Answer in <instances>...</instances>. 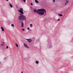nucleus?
I'll list each match as a JSON object with an SVG mask.
<instances>
[{
  "instance_id": "nucleus-1",
  "label": "nucleus",
  "mask_w": 73,
  "mask_h": 73,
  "mask_svg": "<svg viewBox=\"0 0 73 73\" xmlns=\"http://www.w3.org/2000/svg\"><path fill=\"white\" fill-rule=\"evenodd\" d=\"M19 12L21 14H19L20 16L18 17V20H22L23 21L24 20H26V17L24 15V12H23V8H21L20 9V10H18Z\"/></svg>"
},
{
  "instance_id": "nucleus-2",
  "label": "nucleus",
  "mask_w": 73,
  "mask_h": 73,
  "mask_svg": "<svg viewBox=\"0 0 73 73\" xmlns=\"http://www.w3.org/2000/svg\"><path fill=\"white\" fill-rule=\"evenodd\" d=\"M34 11L35 13H37L40 15H43L44 13H46V10L44 9H38L36 10V9H35L34 10Z\"/></svg>"
},
{
  "instance_id": "nucleus-3",
  "label": "nucleus",
  "mask_w": 73,
  "mask_h": 73,
  "mask_svg": "<svg viewBox=\"0 0 73 73\" xmlns=\"http://www.w3.org/2000/svg\"><path fill=\"white\" fill-rule=\"evenodd\" d=\"M24 46L25 47H26V48H28V49H29V46H28V45H27V44L25 43H24Z\"/></svg>"
},
{
  "instance_id": "nucleus-4",
  "label": "nucleus",
  "mask_w": 73,
  "mask_h": 73,
  "mask_svg": "<svg viewBox=\"0 0 73 73\" xmlns=\"http://www.w3.org/2000/svg\"><path fill=\"white\" fill-rule=\"evenodd\" d=\"M26 40L28 41L29 42H31L32 41L31 38L30 39H26Z\"/></svg>"
},
{
  "instance_id": "nucleus-5",
  "label": "nucleus",
  "mask_w": 73,
  "mask_h": 73,
  "mask_svg": "<svg viewBox=\"0 0 73 73\" xmlns=\"http://www.w3.org/2000/svg\"><path fill=\"white\" fill-rule=\"evenodd\" d=\"M21 22L22 23V25H21V27H24V23L22 21H21Z\"/></svg>"
},
{
  "instance_id": "nucleus-6",
  "label": "nucleus",
  "mask_w": 73,
  "mask_h": 73,
  "mask_svg": "<svg viewBox=\"0 0 73 73\" xmlns=\"http://www.w3.org/2000/svg\"><path fill=\"white\" fill-rule=\"evenodd\" d=\"M1 29L2 30V31H3H3H4V29L3 28V27H1Z\"/></svg>"
},
{
  "instance_id": "nucleus-7",
  "label": "nucleus",
  "mask_w": 73,
  "mask_h": 73,
  "mask_svg": "<svg viewBox=\"0 0 73 73\" xmlns=\"http://www.w3.org/2000/svg\"><path fill=\"white\" fill-rule=\"evenodd\" d=\"M35 2H36V4H38V1L37 0H35Z\"/></svg>"
},
{
  "instance_id": "nucleus-8",
  "label": "nucleus",
  "mask_w": 73,
  "mask_h": 73,
  "mask_svg": "<svg viewBox=\"0 0 73 73\" xmlns=\"http://www.w3.org/2000/svg\"><path fill=\"white\" fill-rule=\"evenodd\" d=\"M9 5L11 7V8H12V7H13V6H12V5L11 4V3L9 4Z\"/></svg>"
},
{
  "instance_id": "nucleus-9",
  "label": "nucleus",
  "mask_w": 73,
  "mask_h": 73,
  "mask_svg": "<svg viewBox=\"0 0 73 73\" xmlns=\"http://www.w3.org/2000/svg\"><path fill=\"white\" fill-rule=\"evenodd\" d=\"M30 26L31 28H32V27H33V25L32 24H30Z\"/></svg>"
},
{
  "instance_id": "nucleus-10",
  "label": "nucleus",
  "mask_w": 73,
  "mask_h": 73,
  "mask_svg": "<svg viewBox=\"0 0 73 73\" xmlns=\"http://www.w3.org/2000/svg\"><path fill=\"white\" fill-rule=\"evenodd\" d=\"M58 16H62V14H58Z\"/></svg>"
},
{
  "instance_id": "nucleus-11",
  "label": "nucleus",
  "mask_w": 73,
  "mask_h": 73,
  "mask_svg": "<svg viewBox=\"0 0 73 73\" xmlns=\"http://www.w3.org/2000/svg\"><path fill=\"white\" fill-rule=\"evenodd\" d=\"M36 64H38V63H39L38 61H36Z\"/></svg>"
},
{
  "instance_id": "nucleus-12",
  "label": "nucleus",
  "mask_w": 73,
  "mask_h": 73,
  "mask_svg": "<svg viewBox=\"0 0 73 73\" xmlns=\"http://www.w3.org/2000/svg\"><path fill=\"white\" fill-rule=\"evenodd\" d=\"M35 40V38H33L32 39V41H34Z\"/></svg>"
},
{
  "instance_id": "nucleus-13",
  "label": "nucleus",
  "mask_w": 73,
  "mask_h": 73,
  "mask_svg": "<svg viewBox=\"0 0 73 73\" xmlns=\"http://www.w3.org/2000/svg\"><path fill=\"white\" fill-rule=\"evenodd\" d=\"M16 45L17 47H19V45H18V44L16 43Z\"/></svg>"
},
{
  "instance_id": "nucleus-14",
  "label": "nucleus",
  "mask_w": 73,
  "mask_h": 73,
  "mask_svg": "<svg viewBox=\"0 0 73 73\" xmlns=\"http://www.w3.org/2000/svg\"><path fill=\"white\" fill-rule=\"evenodd\" d=\"M52 47H53V46H52V45H51V46H50L49 48H50V49L51 48H52Z\"/></svg>"
},
{
  "instance_id": "nucleus-15",
  "label": "nucleus",
  "mask_w": 73,
  "mask_h": 73,
  "mask_svg": "<svg viewBox=\"0 0 73 73\" xmlns=\"http://www.w3.org/2000/svg\"><path fill=\"white\" fill-rule=\"evenodd\" d=\"M11 26H12V27H14V25L13 24H12Z\"/></svg>"
},
{
  "instance_id": "nucleus-16",
  "label": "nucleus",
  "mask_w": 73,
  "mask_h": 73,
  "mask_svg": "<svg viewBox=\"0 0 73 73\" xmlns=\"http://www.w3.org/2000/svg\"><path fill=\"white\" fill-rule=\"evenodd\" d=\"M48 44H52V43H51V42H50V43L49 42H48Z\"/></svg>"
},
{
  "instance_id": "nucleus-17",
  "label": "nucleus",
  "mask_w": 73,
  "mask_h": 73,
  "mask_svg": "<svg viewBox=\"0 0 73 73\" xmlns=\"http://www.w3.org/2000/svg\"><path fill=\"white\" fill-rule=\"evenodd\" d=\"M68 0H66V4H67L68 3Z\"/></svg>"
},
{
  "instance_id": "nucleus-18",
  "label": "nucleus",
  "mask_w": 73,
  "mask_h": 73,
  "mask_svg": "<svg viewBox=\"0 0 73 73\" xmlns=\"http://www.w3.org/2000/svg\"><path fill=\"white\" fill-rule=\"evenodd\" d=\"M22 31H25V29H22Z\"/></svg>"
},
{
  "instance_id": "nucleus-19",
  "label": "nucleus",
  "mask_w": 73,
  "mask_h": 73,
  "mask_svg": "<svg viewBox=\"0 0 73 73\" xmlns=\"http://www.w3.org/2000/svg\"><path fill=\"white\" fill-rule=\"evenodd\" d=\"M7 49H8V46H6Z\"/></svg>"
},
{
  "instance_id": "nucleus-20",
  "label": "nucleus",
  "mask_w": 73,
  "mask_h": 73,
  "mask_svg": "<svg viewBox=\"0 0 73 73\" xmlns=\"http://www.w3.org/2000/svg\"><path fill=\"white\" fill-rule=\"evenodd\" d=\"M23 1L24 2H25L26 0H23Z\"/></svg>"
},
{
  "instance_id": "nucleus-21",
  "label": "nucleus",
  "mask_w": 73,
  "mask_h": 73,
  "mask_svg": "<svg viewBox=\"0 0 73 73\" xmlns=\"http://www.w3.org/2000/svg\"><path fill=\"white\" fill-rule=\"evenodd\" d=\"M33 3H31V5H33Z\"/></svg>"
},
{
  "instance_id": "nucleus-22",
  "label": "nucleus",
  "mask_w": 73,
  "mask_h": 73,
  "mask_svg": "<svg viewBox=\"0 0 73 73\" xmlns=\"http://www.w3.org/2000/svg\"><path fill=\"white\" fill-rule=\"evenodd\" d=\"M53 1L54 3V2H55V0H53Z\"/></svg>"
},
{
  "instance_id": "nucleus-23",
  "label": "nucleus",
  "mask_w": 73,
  "mask_h": 73,
  "mask_svg": "<svg viewBox=\"0 0 73 73\" xmlns=\"http://www.w3.org/2000/svg\"><path fill=\"white\" fill-rule=\"evenodd\" d=\"M60 19H58V20L57 21H60Z\"/></svg>"
},
{
  "instance_id": "nucleus-24",
  "label": "nucleus",
  "mask_w": 73,
  "mask_h": 73,
  "mask_svg": "<svg viewBox=\"0 0 73 73\" xmlns=\"http://www.w3.org/2000/svg\"><path fill=\"white\" fill-rule=\"evenodd\" d=\"M27 29H28V30H29V27Z\"/></svg>"
},
{
  "instance_id": "nucleus-25",
  "label": "nucleus",
  "mask_w": 73,
  "mask_h": 73,
  "mask_svg": "<svg viewBox=\"0 0 73 73\" xmlns=\"http://www.w3.org/2000/svg\"><path fill=\"white\" fill-rule=\"evenodd\" d=\"M1 45L2 46H3V44H1Z\"/></svg>"
},
{
  "instance_id": "nucleus-26",
  "label": "nucleus",
  "mask_w": 73,
  "mask_h": 73,
  "mask_svg": "<svg viewBox=\"0 0 73 73\" xmlns=\"http://www.w3.org/2000/svg\"><path fill=\"white\" fill-rule=\"evenodd\" d=\"M29 31H31V29H29Z\"/></svg>"
},
{
  "instance_id": "nucleus-27",
  "label": "nucleus",
  "mask_w": 73,
  "mask_h": 73,
  "mask_svg": "<svg viewBox=\"0 0 73 73\" xmlns=\"http://www.w3.org/2000/svg\"><path fill=\"white\" fill-rule=\"evenodd\" d=\"M66 4H67V3H66L65 4V5H66Z\"/></svg>"
},
{
  "instance_id": "nucleus-28",
  "label": "nucleus",
  "mask_w": 73,
  "mask_h": 73,
  "mask_svg": "<svg viewBox=\"0 0 73 73\" xmlns=\"http://www.w3.org/2000/svg\"><path fill=\"white\" fill-rule=\"evenodd\" d=\"M21 73H23V71H21Z\"/></svg>"
},
{
  "instance_id": "nucleus-29",
  "label": "nucleus",
  "mask_w": 73,
  "mask_h": 73,
  "mask_svg": "<svg viewBox=\"0 0 73 73\" xmlns=\"http://www.w3.org/2000/svg\"><path fill=\"white\" fill-rule=\"evenodd\" d=\"M6 1H8V0H6Z\"/></svg>"
},
{
  "instance_id": "nucleus-30",
  "label": "nucleus",
  "mask_w": 73,
  "mask_h": 73,
  "mask_svg": "<svg viewBox=\"0 0 73 73\" xmlns=\"http://www.w3.org/2000/svg\"><path fill=\"white\" fill-rule=\"evenodd\" d=\"M32 7H31V9H32Z\"/></svg>"
},
{
  "instance_id": "nucleus-31",
  "label": "nucleus",
  "mask_w": 73,
  "mask_h": 73,
  "mask_svg": "<svg viewBox=\"0 0 73 73\" xmlns=\"http://www.w3.org/2000/svg\"><path fill=\"white\" fill-rule=\"evenodd\" d=\"M3 44H4V42H3Z\"/></svg>"
},
{
  "instance_id": "nucleus-32",
  "label": "nucleus",
  "mask_w": 73,
  "mask_h": 73,
  "mask_svg": "<svg viewBox=\"0 0 73 73\" xmlns=\"http://www.w3.org/2000/svg\"><path fill=\"white\" fill-rule=\"evenodd\" d=\"M1 62H0V64H1Z\"/></svg>"
},
{
  "instance_id": "nucleus-33",
  "label": "nucleus",
  "mask_w": 73,
  "mask_h": 73,
  "mask_svg": "<svg viewBox=\"0 0 73 73\" xmlns=\"http://www.w3.org/2000/svg\"><path fill=\"white\" fill-rule=\"evenodd\" d=\"M24 59H25V58H24Z\"/></svg>"
}]
</instances>
